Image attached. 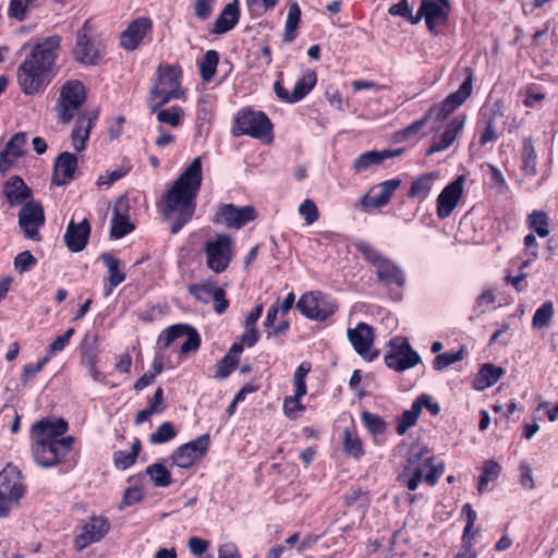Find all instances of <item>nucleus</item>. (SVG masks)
<instances>
[{"mask_svg":"<svg viewBox=\"0 0 558 558\" xmlns=\"http://www.w3.org/2000/svg\"><path fill=\"white\" fill-rule=\"evenodd\" d=\"M177 432L170 422L162 423L149 437L151 444H163L174 438Z\"/></svg>","mask_w":558,"mask_h":558,"instance_id":"nucleus-54","label":"nucleus"},{"mask_svg":"<svg viewBox=\"0 0 558 558\" xmlns=\"http://www.w3.org/2000/svg\"><path fill=\"white\" fill-rule=\"evenodd\" d=\"M97 118V111L84 112L77 116L75 126L71 133L72 146L77 153L86 148L90 130Z\"/></svg>","mask_w":558,"mask_h":558,"instance_id":"nucleus-28","label":"nucleus"},{"mask_svg":"<svg viewBox=\"0 0 558 558\" xmlns=\"http://www.w3.org/2000/svg\"><path fill=\"white\" fill-rule=\"evenodd\" d=\"M521 157V171L527 178H533L537 174V154L534 148L532 137H524L520 150Z\"/></svg>","mask_w":558,"mask_h":558,"instance_id":"nucleus-34","label":"nucleus"},{"mask_svg":"<svg viewBox=\"0 0 558 558\" xmlns=\"http://www.w3.org/2000/svg\"><path fill=\"white\" fill-rule=\"evenodd\" d=\"M526 227L536 233L539 238L549 235V216L544 210H533L526 217Z\"/></svg>","mask_w":558,"mask_h":558,"instance_id":"nucleus-40","label":"nucleus"},{"mask_svg":"<svg viewBox=\"0 0 558 558\" xmlns=\"http://www.w3.org/2000/svg\"><path fill=\"white\" fill-rule=\"evenodd\" d=\"M501 367L495 366L494 364L486 363L478 371L473 381V388L476 390H484L495 385L499 378L504 375Z\"/></svg>","mask_w":558,"mask_h":558,"instance_id":"nucleus-37","label":"nucleus"},{"mask_svg":"<svg viewBox=\"0 0 558 558\" xmlns=\"http://www.w3.org/2000/svg\"><path fill=\"white\" fill-rule=\"evenodd\" d=\"M487 175L489 180V186L497 190L498 192H505L508 190V184L502 172L494 165H487Z\"/></svg>","mask_w":558,"mask_h":558,"instance_id":"nucleus-57","label":"nucleus"},{"mask_svg":"<svg viewBox=\"0 0 558 558\" xmlns=\"http://www.w3.org/2000/svg\"><path fill=\"white\" fill-rule=\"evenodd\" d=\"M356 251L376 268L377 279H404L402 267L395 260L384 256L368 242H357Z\"/></svg>","mask_w":558,"mask_h":558,"instance_id":"nucleus-11","label":"nucleus"},{"mask_svg":"<svg viewBox=\"0 0 558 558\" xmlns=\"http://www.w3.org/2000/svg\"><path fill=\"white\" fill-rule=\"evenodd\" d=\"M300 215L307 225H312L319 218V211L314 201L307 198L299 207Z\"/></svg>","mask_w":558,"mask_h":558,"instance_id":"nucleus-61","label":"nucleus"},{"mask_svg":"<svg viewBox=\"0 0 558 558\" xmlns=\"http://www.w3.org/2000/svg\"><path fill=\"white\" fill-rule=\"evenodd\" d=\"M219 63V53L216 50H208L198 62L199 75L206 83L213 81Z\"/></svg>","mask_w":558,"mask_h":558,"instance_id":"nucleus-41","label":"nucleus"},{"mask_svg":"<svg viewBox=\"0 0 558 558\" xmlns=\"http://www.w3.org/2000/svg\"><path fill=\"white\" fill-rule=\"evenodd\" d=\"M465 124V116L459 114L453 117L445 128V131L438 138H434L429 148L427 149V155H432L434 153L442 151L449 148L453 142L456 141L458 134L462 131Z\"/></svg>","mask_w":558,"mask_h":558,"instance_id":"nucleus-27","label":"nucleus"},{"mask_svg":"<svg viewBox=\"0 0 558 558\" xmlns=\"http://www.w3.org/2000/svg\"><path fill=\"white\" fill-rule=\"evenodd\" d=\"M437 178L438 174L436 172H426L417 175L411 183L407 196L420 202L425 201L428 197Z\"/></svg>","mask_w":558,"mask_h":558,"instance_id":"nucleus-33","label":"nucleus"},{"mask_svg":"<svg viewBox=\"0 0 558 558\" xmlns=\"http://www.w3.org/2000/svg\"><path fill=\"white\" fill-rule=\"evenodd\" d=\"M400 185L401 180L399 178L386 180L373 187L369 194L361 197L357 206L365 213L383 208L390 202Z\"/></svg>","mask_w":558,"mask_h":558,"instance_id":"nucleus-18","label":"nucleus"},{"mask_svg":"<svg viewBox=\"0 0 558 558\" xmlns=\"http://www.w3.org/2000/svg\"><path fill=\"white\" fill-rule=\"evenodd\" d=\"M141 450V441L140 439H135L132 444V448L130 451L119 450L113 454V461L118 469L125 470L130 468L136 460Z\"/></svg>","mask_w":558,"mask_h":558,"instance_id":"nucleus-43","label":"nucleus"},{"mask_svg":"<svg viewBox=\"0 0 558 558\" xmlns=\"http://www.w3.org/2000/svg\"><path fill=\"white\" fill-rule=\"evenodd\" d=\"M462 513L466 515V525L463 532L462 541L463 543L470 544V542L473 541L476 533L475 531H473V529L477 514L470 504H465L463 506Z\"/></svg>","mask_w":558,"mask_h":558,"instance_id":"nucleus-52","label":"nucleus"},{"mask_svg":"<svg viewBox=\"0 0 558 558\" xmlns=\"http://www.w3.org/2000/svg\"><path fill=\"white\" fill-rule=\"evenodd\" d=\"M182 76L180 64L160 63L157 66L148 96L151 111H157L173 99H185Z\"/></svg>","mask_w":558,"mask_h":558,"instance_id":"nucleus-4","label":"nucleus"},{"mask_svg":"<svg viewBox=\"0 0 558 558\" xmlns=\"http://www.w3.org/2000/svg\"><path fill=\"white\" fill-rule=\"evenodd\" d=\"M154 23L148 16L132 20L120 33L119 45L125 51H135L151 40Z\"/></svg>","mask_w":558,"mask_h":558,"instance_id":"nucleus-12","label":"nucleus"},{"mask_svg":"<svg viewBox=\"0 0 558 558\" xmlns=\"http://www.w3.org/2000/svg\"><path fill=\"white\" fill-rule=\"evenodd\" d=\"M317 74L314 70L306 69L296 81L292 92L284 88L282 73L280 72L274 84V92L277 98L284 104H296L304 99L316 86Z\"/></svg>","mask_w":558,"mask_h":558,"instance_id":"nucleus-13","label":"nucleus"},{"mask_svg":"<svg viewBox=\"0 0 558 558\" xmlns=\"http://www.w3.org/2000/svg\"><path fill=\"white\" fill-rule=\"evenodd\" d=\"M189 291L201 302L208 303L213 301L215 303V311L218 314L223 313L229 306L225 290L216 287L211 281H206L202 284H191L189 286Z\"/></svg>","mask_w":558,"mask_h":558,"instance_id":"nucleus-23","label":"nucleus"},{"mask_svg":"<svg viewBox=\"0 0 558 558\" xmlns=\"http://www.w3.org/2000/svg\"><path fill=\"white\" fill-rule=\"evenodd\" d=\"M343 448L344 451L352 457L357 458L363 454L362 441L349 429L344 430Z\"/></svg>","mask_w":558,"mask_h":558,"instance_id":"nucleus-56","label":"nucleus"},{"mask_svg":"<svg viewBox=\"0 0 558 558\" xmlns=\"http://www.w3.org/2000/svg\"><path fill=\"white\" fill-rule=\"evenodd\" d=\"M502 119L501 101L485 105L480 109L475 126L480 146L484 147L489 143H494L502 135V128H500Z\"/></svg>","mask_w":558,"mask_h":558,"instance_id":"nucleus-9","label":"nucleus"},{"mask_svg":"<svg viewBox=\"0 0 558 558\" xmlns=\"http://www.w3.org/2000/svg\"><path fill=\"white\" fill-rule=\"evenodd\" d=\"M347 336L354 351L365 361L372 362L379 355L378 350H373L375 332L371 325L359 323L354 328L348 329Z\"/></svg>","mask_w":558,"mask_h":558,"instance_id":"nucleus-17","label":"nucleus"},{"mask_svg":"<svg viewBox=\"0 0 558 558\" xmlns=\"http://www.w3.org/2000/svg\"><path fill=\"white\" fill-rule=\"evenodd\" d=\"M554 315V305L550 301H547L538 307L533 316L532 325L534 328H544L549 325V322Z\"/></svg>","mask_w":558,"mask_h":558,"instance_id":"nucleus-49","label":"nucleus"},{"mask_svg":"<svg viewBox=\"0 0 558 558\" xmlns=\"http://www.w3.org/2000/svg\"><path fill=\"white\" fill-rule=\"evenodd\" d=\"M449 13V9L441 7L434 0H421V5L415 17H413L412 24H417L424 19L427 29L436 34V26L438 24H446Z\"/></svg>","mask_w":558,"mask_h":558,"instance_id":"nucleus-22","label":"nucleus"},{"mask_svg":"<svg viewBox=\"0 0 558 558\" xmlns=\"http://www.w3.org/2000/svg\"><path fill=\"white\" fill-rule=\"evenodd\" d=\"M34 0H10L8 15L19 22H23L27 16L29 5Z\"/></svg>","mask_w":558,"mask_h":558,"instance_id":"nucleus-51","label":"nucleus"},{"mask_svg":"<svg viewBox=\"0 0 558 558\" xmlns=\"http://www.w3.org/2000/svg\"><path fill=\"white\" fill-rule=\"evenodd\" d=\"M184 337L186 338L180 348L181 354H187L198 350L201 345V338L195 328L189 325V331H186Z\"/></svg>","mask_w":558,"mask_h":558,"instance_id":"nucleus-60","label":"nucleus"},{"mask_svg":"<svg viewBox=\"0 0 558 558\" xmlns=\"http://www.w3.org/2000/svg\"><path fill=\"white\" fill-rule=\"evenodd\" d=\"M146 474L156 487H168L171 484V473L161 463H154L146 468Z\"/></svg>","mask_w":558,"mask_h":558,"instance_id":"nucleus-44","label":"nucleus"},{"mask_svg":"<svg viewBox=\"0 0 558 558\" xmlns=\"http://www.w3.org/2000/svg\"><path fill=\"white\" fill-rule=\"evenodd\" d=\"M2 194L10 207L23 206L34 199L32 189L19 175H13L4 182Z\"/></svg>","mask_w":558,"mask_h":558,"instance_id":"nucleus-25","label":"nucleus"},{"mask_svg":"<svg viewBox=\"0 0 558 558\" xmlns=\"http://www.w3.org/2000/svg\"><path fill=\"white\" fill-rule=\"evenodd\" d=\"M207 266L216 274H220L228 267L232 255V240L227 234H217L205 246Z\"/></svg>","mask_w":558,"mask_h":558,"instance_id":"nucleus-16","label":"nucleus"},{"mask_svg":"<svg viewBox=\"0 0 558 558\" xmlns=\"http://www.w3.org/2000/svg\"><path fill=\"white\" fill-rule=\"evenodd\" d=\"M110 524L104 517H92L82 526V532L74 539V547L82 551L88 545L101 541L109 532Z\"/></svg>","mask_w":558,"mask_h":558,"instance_id":"nucleus-21","label":"nucleus"},{"mask_svg":"<svg viewBox=\"0 0 558 558\" xmlns=\"http://www.w3.org/2000/svg\"><path fill=\"white\" fill-rule=\"evenodd\" d=\"M77 162L76 155L69 151L61 153L56 159L52 184L57 186L69 184L74 179Z\"/></svg>","mask_w":558,"mask_h":558,"instance_id":"nucleus-29","label":"nucleus"},{"mask_svg":"<svg viewBox=\"0 0 558 558\" xmlns=\"http://www.w3.org/2000/svg\"><path fill=\"white\" fill-rule=\"evenodd\" d=\"M68 427V422L63 418H45L32 426V452L37 464L44 468L54 466L71 451L74 437L59 438L66 433Z\"/></svg>","mask_w":558,"mask_h":558,"instance_id":"nucleus-3","label":"nucleus"},{"mask_svg":"<svg viewBox=\"0 0 558 558\" xmlns=\"http://www.w3.org/2000/svg\"><path fill=\"white\" fill-rule=\"evenodd\" d=\"M153 113H156L157 121L159 123L169 124L173 128H177L181 124L182 116H183V109L180 106H173L168 109L159 108L157 111H151Z\"/></svg>","mask_w":558,"mask_h":558,"instance_id":"nucleus-46","label":"nucleus"},{"mask_svg":"<svg viewBox=\"0 0 558 558\" xmlns=\"http://www.w3.org/2000/svg\"><path fill=\"white\" fill-rule=\"evenodd\" d=\"M19 226L26 239L40 241L39 229L45 225V210L39 201L26 202L19 211Z\"/></svg>","mask_w":558,"mask_h":558,"instance_id":"nucleus-14","label":"nucleus"},{"mask_svg":"<svg viewBox=\"0 0 558 558\" xmlns=\"http://www.w3.org/2000/svg\"><path fill=\"white\" fill-rule=\"evenodd\" d=\"M243 347L240 343H233L228 353L217 363L215 378L225 379L235 368L239 363V355Z\"/></svg>","mask_w":558,"mask_h":558,"instance_id":"nucleus-36","label":"nucleus"},{"mask_svg":"<svg viewBox=\"0 0 558 558\" xmlns=\"http://www.w3.org/2000/svg\"><path fill=\"white\" fill-rule=\"evenodd\" d=\"M208 445V435H202L198 438L180 446L171 456L173 464L182 469L191 468L206 453Z\"/></svg>","mask_w":558,"mask_h":558,"instance_id":"nucleus-20","label":"nucleus"},{"mask_svg":"<svg viewBox=\"0 0 558 558\" xmlns=\"http://www.w3.org/2000/svg\"><path fill=\"white\" fill-rule=\"evenodd\" d=\"M432 460L433 458L427 456V450L424 447L413 446L408 454L404 471H413L416 468L425 471Z\"/></svg>","mask_w":558,"mask_h":558,"instance_id":"nucleus-42","label":"nucleus"},{"mask_svg":"<svg viewBox=\"0 0 558 558\" xmlns=\"http://www.w3.org/2000/svg\"><path fill=\"white\" fill-rule=\"evenodd\" d=\"M301 8L296 1L290 2L284 24L283 41L290 44L298 37V29L301 24Z\"/></svg>","mask_w":558,"mask_h":558,"instance_id":"nucleus-38","label":"nucleus"},{"mask_svg":"<svg viewBox=\"0 0 558 558\" xmlns=\"http://www.w3.org/2000/svg\"><path fill=\"white\" fill-rule=\"evenodd\" d=\"M501 466L494 460L485 462L480 477L478 492L483 493L489 482L496 481L500 474Z\"/></svg>","mask_w":558,"mask_h":558,"instance_id":"nucleus-47","label":"nucleus"},{"mask_svg":"<svg viewBox=\"0 0 558 558\" xmlns=\"http://www.w3.org/2000/svg\"><path fill=\"white\" fill-rule=\"evenodd\" d=\"M87 98L85 85L78 80L66 81L61 89L54 110L58 122L69 124L76 116Z\"/></svg>","mask_w":558,"mask_h":558,"instance_id":"nucleus-5","label":"nucleus"},{"mask_svg":"<svg viewBox=\"0 0 558 558\" xmlns=\"http://www.w3.org/2000/svg\"><path fill=\"white\" fill-rule=\"evenodd\" d=\"M24 494L21 482V472L16 466L8 464L0 472V495L10 496L19 500Z\"/></svg>","mask_w":558,"mask_h":558,"instance_id":"nucleus-32","label":"nucleus"},{"mask_svg":"<svg viewBox=\"0 0 558 558\" xmlns=\"http://www.w3.org/2000/svg\"><path fill=\"white\" fill-rule=\"evenodd\" d=\"M90 232L92 227L87 218H83L80 222L72 218L64 233L66 247L73 253L83 251L88 243Z\"/></svg>","mask_w":558,"mask_h":558,"instance_id":"nucleus-24","label":"nucleus"},{"mask_svg":"<svg viewBox=\"0 0 558 558\" xmlns=\"http://www.w3.org/2000/svg\"><path fill=\"white\" fill-rule=\"evenodd\" d=\"M241 17L240 1L233 0L227 3L216 19L210 33L222 35L235 27Z\"/></svg>","mask_w":558,"mask_h":558,"instance_id":"nucleus-31","label":"nucleus"},{"mask_svg":"<svg viewBox=\"0 0 558 558\" xmlns=\"http://www.w3.org/2000/svg\"><path fill=\"white\" fill-rule=\"evenodd\" d=\"M202 182V159L196 157L161 196L158 208L170 223L172 234L178 233L193 218Z\"/></svg>","mask_w":558,"mask_h":558,"instance_id":"nucleus-1","label":"nucleus"},{"mask_svg":"<svg viewBox=\"0 0 558 558\" xmlns=\"http://www.w3.org/2000/svg\"><path fill=\"white\" fill-rule=\"evenodd\" d=\"M402 148L368 150L360 154L352 163V169L356 173L364 172L372 167L381 166L387 159L398 157L402 154Z\"/></svg>","mask_w":558,"mask_h":558,"instance_id":"nucleus-26","label":"nucleus"},{"mask_svg":"<svg viewBox=\"0 0 558 558\" xmlns=\"http://www.w3.org/2000/svg\"><path fill=\"white\" fill-rule=\"evenodd\" d=\"M62 37L58 34L38 39L16 70L19 87L25 95L44 92L59 73L57 63Z\"/></svg>","mask_w":558,"mask_h":558,"instance_id":"nucleus-2","label":"nucleus"},{"mask_svg":"<svg viewBox=\"0 0 558 558\" xmlns=\"http://www.w3.org/2000/svg\"><path fill=\"white\" fill-rule=\"evenodd\" d=\"M424 469H415L413 471H403L398 480L405 484L409 490H415L423 480Z\"/></svg>","mask_w":558,"mask_h":558,"instance_id":"nucleus-59","label":"nucleus"},{"mask_svg":"<svg viewBox=\"0 0 558 558\" xmlns=\"http://www.w3.org/2000/svg\"><path fill=\"white\" fill-rule=\"evenodd\" d=\"M389 344L391 350L385 355V363L389 368L402 372L420 363V355L407 339L397 338L390 340Z\"/></svg>","mask_w":558,"mask_h":558,"instance_id":"nucleus-15","label":"nucleus"},{"mask_svg":"<svg viewBox=\"0 0 558 558\" xmlns=\"http://www.w3.org/2000/svg\"><path fill=\"white\" fill-rule=\"evenodd\" d=\"M296 308L311 319L323 320L326 318L325 312L319 306V300L314 293L302 295L296 303Z\"/></svg>","mask_w":558,"mask_h":558,"instance_id":"nucleus-39","label":"nucleus"},{"mask_svg":"<svg viewBox=\"0 0 558 558\" xmlns=\"http://www.w3.org/2000/svg\"><path fill=\"white\" fill-rule=\"evenodd\" d=\"M459 77L463 81L459 88L449 94L439 105L430 108L428 116L434 114L436 121L446 120L451 113L460 108L472 95L474 82V69L470 65L461 66Z\"/></svg>","mask_w":558,"mask_h":558,"instance_id":"nucleus-6","label":"nucleus"},{"mask_svg":"<svg viewBox=\"0 0 558 558\" xmlns=\"http://www.w3.org/2000/svg\"><path fill=\"white\" fill-rule=\"evenodd\" d=\"M131 170H132L131 165H122L120 168L112 170V171H107L106 174L100 175L97 179L96 184L98 186L111 185L114 182L124 178Z\"/></svg>","mask_w":558,"mask_h":558,"instance_id":"nucleus-53","label":"nucleus"},{"mask_svg":"<svg viewBox=\"0 0 558 558\" xmlns=\"http://www.w3.org/2000/svg\"><path fill=\"white\" fill-rule=\"evenodd\" d=\"M257 218V210L252 205L239 207L234 204L220 203L215 209L211 222L228 229L240 230Z\"/></svg>","mask_w":558,"mask_h":558,"instance_id":"nucleus-10","label":"nucleus"},{"mask_svg":"<svg viewBox=\"0 0 558 558\" xmlns=\"http://www.w3.org/2000/svg\"><path fill=\"white\" fill-rule=\"evenodd\" d=\"M463 359V349H460L457 352H445L438 354L434 360V368L436 371H442L446 367L459 362Z\"/></svg>","mask_w":558,"mask_h":558,"instance_id":"nucleus-55","label":"nucleus"},{"mask_svg":"<svg viewBox=\"0 0 558 558\" xmlns=\"http://www.w3.org/2000/svg\"><path fill=\"white\" fill-rule=\"evenodd\" d=\"M100 260L109 272L108 279H125L126 275L134 277L137 276L136 269L142 265L143 259L134 263L126 271L121 270V262L111 253H105L100 256Z\"/></svg>","mask_w":558,"mask_h":558,"instance_id":"nucleus-35","label":"nucleus"},{"mask_svg":"<svg viewBox=\"0 0 558 558\" xmlns=\"http://www.w3.org/2000/svg\"><path fill=\"white\" fill-rule=\"evenodd\" d=\"M93 25L86 20L76 32L75 44L72 49L73 59L86 66L97 65L105 54V47L93 38Z\"/></svg>","mask_w":558,"mask_h":558,"instance_id":"nucleus-8","label":"nucleus"},{"mask_svg":"<svg viewBox=\"0 0 558 558\" xmlns=\"http://www.w3.org/2000/svg\"><path fill=\"white\" fill-rule=\"evenodd\" d=\"M232 133L234 136L248 135L263 140L266 136H271L272 123L265 112L242 108L234 118Z\"/></svg>","mask_w":558,"mask_h":558,"instance_id":"nucleus-7","label":"nucleus"},{"mask_svg":"<svg viewBox=\"0 0 558 558\" xmlns=\"http://www.w3.org/2000/svg\"><path fill=\"white\" fill-rule=\"evenodd\" d=\"M189 331L187 324H177L166 328L158 338V343L162 349H167L177 339L185 336Z\"/></svg>","mask_w":558,"mask_h":558,"instance_id":"nucleus-45","label":"nucleus"},{"mask_svg":"<svg viewBox=\"0 0 558 558\" xmlns=\"http://www.w3.org/2000/svg\"><path fill=\"white\" fill-rule=\"evenodd\" d=\"M26 144L27 134L25 132H17L9 140L5 148L0 153V171H8L14 165L15 159L25 155Z\"/></svg>","mask_w":558,"mask_h":558,"instance_id":"nucleus-30","label":"nucleus"},{"mask_svg":"<svg viewBox=\"0 0 558 558\" xmlns=\"http://www.w3.org/2000/svg\"><path fill=\"white\" fill-rule=\"evenodd\" d=\"M545 99V94L535 84L526 86L524 90L523 106L526 108H535Z\"/></svg>","mask_w":558,"mask_h":558,"instance_id":"nucleus-58","label":"nucleus"},{"mask_svg":"<svg viewBox=\"0 0 558 558\" xmlns=\"http://www.w3.org/2000/svg\"><path fill=\"white\" fill-rule=\"evenodd\" d=\"M362 421L367 429L374 435L381 434L385 430V422L376 414L363 412Z\"/></svg>","mask_w":558,"mask_h":558,"instance_id":"nucleus-62","label":"nucleus"},{"mask_svg":"<svg viewBox=\"0 0 558 558\" xmlns=\"http://www.w3.org/2000/svg\"><path fill=\"white\" fill-rule=\"evenodd\" d=\"M49 356H45L40 361H38L36 364H26L23 367V372L21 375V381L25 385L29 380H32L43 368L44 366L49 362Z\"/></svg>","mask_w":558,"mask_h":558,"instance_id":"nucleus-63","label":"nucleus"},{"mask_svg":"<svg viewBox=\"0 0 558 558\" xmlns=\"http://www.w3.org/2000/svg\"><path fill=\"white\" fill-rule=\"evenodd\" d=\"M134 230L130 217L112 216L110 235L113 239H121Z\"/></svg>","mask_w":558,"mask_h":558,"instance_id":"nucleus-48","label":"nucleus"},{"mask_svg":"<svg viewBox=\"0 0 558 558\" xmlns=\"http://www.w3.org/2000/svg\"><path fill=\"white\" fill-rule=\"evenodd\" d=\"M37 260L29 251H24L14 258V267L17 271L23 272L36 265Z\"/></svg>","mask_w":558,"mask_h":558,"instance_id":"nucleus-64","label":"nucleus"},{"mask_svg":"<svg viewBox=\"0 0 558 558\" xmlns=\"http://www.w3.org/2000/svg\"><path fill=\"white\" fill-rule=\"evenodd\" d=\"M464 182V175H458L439 193L436 199V214L439 219L444 220L453 213L463 195Z\"/></svg>","mask_w":558,"mask_h":558,"instance_id":"nucleus-19","label":"nucleus"},{"mask_svg":"<svg viewBox=\"0 0 558 558\" xmlns=\"http://www.w3.org/2000/svg\"><path fill=\"white\" fill-rule=\"evenodd\" d=\"M418 403H413L410 410L402 413L397 425V432L399 435H403L410 427L416 424L420 416Z\"/></svg>","mask_w":558,"mask_h":558,"instance_id":"nucleus-50","label":"nucleus"}]
</instances>
